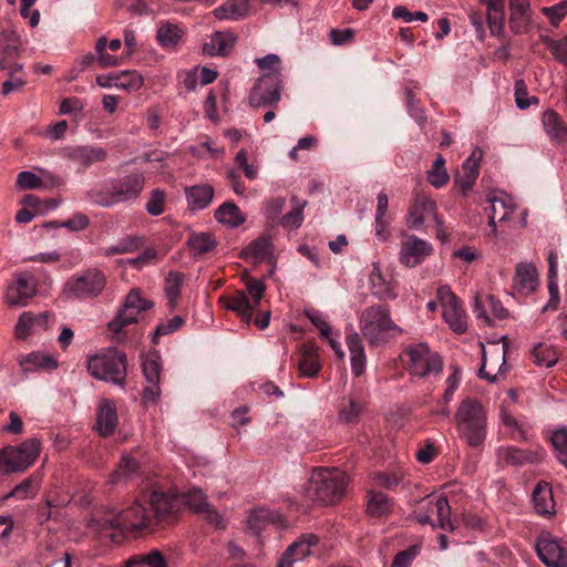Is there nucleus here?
<instances>
[{
    "mask_svg": "<svg viewBox=\"0 0 567 567\" xmlns=\"http://www.w3.org/2000/svg\"><path fill=\"white\" fill-rule=\"evenodd\" d=\"M188 246L194 256H199L212 251L216 246V241L212 234L200 233L189 237Z\"/></svg>",
    "mask_w": 567,
    "mask_h": 567,
    "instance_id": "nucleus-56",
    "label": "nucleus"
},
{
    "mask_svg": "<svg viewBox=\"0 0 567 567\" xmlns=\"http://www.w3.org/2000/svg\"><path fill=\"white\" fill-rule=\"evenodd\" d=\"M184 35L183 29L173 23H164L157 30V41L164 49H175Z\"/></svg>",
    "mask_w": 567,
    "mask_h": 567,
    "instance_id": "nucleus-50",
    "label": "nucleus"
},
{
    "mask_svg": "<svg viewBox=\"0 0 567 567\" xmlns=\"http://www.w3.org/2000/svg\"><path fill=\"white\" fill-rule=\"evenodd\" d=\"M20 39L11 27L0 25V70L8 68V61L19 55Z\"/></svg>",
    "mask_w": 567,
    "mask_h": 567,
    "instance_id": "nucleus-28",
    "label": "nucleus"
},
{
    "mask_svg": "<svg viewBox=\"0 0 567 567\" xmlns=\"http://www.w3.org/2000/svg\"><path fill=\"white\" fill-rule=\"evenodd\" d=\"M509 29L514 34L527 33L532 23V8L529 0H508Z\"/></svg>",
    "mask_w": 567,
    "mask_h": 567,
    "instance_id": "nucleus-23",
    "label": "nucleus"
},
{
    "mask_svg": "<svg viewBox=\"0 0 567 567\" xmlns=\"http://www.w3.org/2000/svg\"><path fill=\"white\" fill-rule=\"evenodd\" d=\"M320 368L316 344L311 342L301 344L298 362L299 374L306 378H313L318 374Z\"/></svg>",
    "mask_w": 567,
    "mask_h": 567,
    "instance_id": "nucleus-33",
    "label": "nucleus"
},
{
    "mask_svg": "<svg viewBox=\"0 0 567 567\" xmlns=\"http://www.w3.org/2000/svg\"><path fill=\"white\" fill-rule=\"evenodd\" d=\"M166 194L163 189H153L146 203V212L152 216H159L165 212Z\"/></svg>",
    "mask_w": 567,
    "mask_h": 567,
    "instance_id": "nucleus-62",
    "label": "nucleus"
},
{
    "mask_svg": "<svg viewBox=\"0 0 567 567\" xmlns=\"http://www.w3.org/2000/svg\"><path fill=\"white\" fill-rule=\"evenodd\" d=\"M38 292L35 277L28 271L18 272L6 290V302L9 306H27Z\"/></svg>",
    "mask_w": 567,
    "mask_h": 567,
    "instance_id": "nucleus-14",
    "label": "nucleus"
},
{
    "mask_svg": "<svg viewBox=\"0 0 567 567\" xmlns=\"http://www.w3.org/2000/svg\"><path fill=\"white\" fill-rule=\"evenodd\" d=\"M538 286V272L533 264L520 262L516 266L514 288L524 295H529Z\"/></svg>",
    "mask_w": 567,
    "mask_h": 567,
    "instance_id": "nucleus-31",
    "label": "nucleus"
},
{
    "mask_svg": "<svg viewBox=\"0 0 567 567\" xmlns=\"http://www.w3.org/2000/svg\"><path fill=\"white\" fill-rule=\"evenodd\" d=\"M126 567H167L163 554L158 550H152L147 554L132 556Z\"/></svg>",
    "mask_w": 567,
    "mask_h": 567,
    "instance_id": "nucleus-54",
    "label": "nucleus"
},
{
    "mask_svg": "<svg viewBox=\"0 0 567 567\" xmlns=\"http://www.w3.org/2000/svg\"><path fill=\"white\" fill-rule=\"evenodd\" d=\"M532 502L538 515L547 516L555 514V501L551 486L547 482H539L532 494Z\"/></svg>",
    "mask_w": 567,
    "mask_h": 567,
    "instance_id": "nucleus-35",
    "label": "nucleus"
},
{
    "mask_svg": "<svg viewBox=\"0 0 567 567\" xmlns=\"http://www.w3.org/2000/svg\"><path fill=\"white\" fill-rule=\"evenodd\" d=\"M115 89L128 93L138 91L144 84V78L136 70L116 72Z\"/></svg>",
    "mask_w": 567,
    "mask_h": 567,
    "instance_id": "nucleus-53",
    "label": "nucleus"
},
{
    "mask_svg": "<svg viewBox=\"0 0 567 567\" xmlns=\"http://www.w3.org/2000/svg\"><path fill=\"white\" fill-rule=\"evenodd\" d=\"M532 357L535 364L546 368L554 367L559 359V354L556 348L553 347L551 344L543 342L534 347L532 351Z\"/></svg>",
    "mask_w": 567,
    "mask_h": 567,
    "instance_id": "nucleus-52",
    "label": "nucleus"
},
{
    "mask_svg": "<svg viewBox=\"0 0 567 567\" xmlns=\"http://www.w3.org/2000/svg\"><path fill=\"white\" fill-rule=\"evenodd\" d=\"M247 523L249 529L259 534L268 524L285 525L286 518L278 512L260 507L249 514Z\"/></svg>",
    "mask_w": 567,
    "mask_h": 567,
    "instance_id": "nucleus-36",
    "label": "nucleus"
},
{
    "mask_svg": "<svg viewBox=\"0 0 567 567\" xmlns=\"http://www.w3.org/2000/svg\"><path fill=\"white\" fill-rule=\"evenodd\" d=\"M105 287L104 272L90 268L68 279L63 287V295L68 299H92L100 296Z\"/></svg>",
    "mask_w": 567,
    "mask_h": 567,
    "instance_id": "nucleus-8",
    "label": "nucleus"
},
{
    "mask_svg": "<svg viewBox=\"0 0 567 567\" xmlns=\"http://www.w3.org/2000/svg\"><path fill=\"white\" fill-rule=\"evenodd\" d=\"M246 290H236L229 296L219 297V303L231 310L246 323L252 319L254 311L260 306L266 292L264 280L254 277L245 279Z\"/></svg>",
    "mask_w": 567,
    "mask_h": 567,
    "instance_id": "nucleus-5",
    "label": "nucleus"
},
{
    "mask_svg": "<svg viewBox=\"0 0 567 567\" xmlns=\"http://www.w3.org/2000/svg\"><path fill=\"white\" fill-rule=\"evenodd\" d=\"M481 157L482 152L478 148L474 150L471 156L463 163L462 174H457L454 178V184L458 187L463 196L472 189L478 177Z\"/></svg>",
    "mask_w": 567,
    "mask_h": 567,
    "instance_id": "nucleus-25",
    "label": "nucleus"
},
{
    "mask_svg": "<svg viewBox=\"0 0 567 567\" xmlns=\"http://www.w3.org/2000/svg\"><path fill=\"white\" fill-rule=\"evenodd\" d=\"M367 408L365 400L359 393H349L338 403V422L347 425L358 424Z\"/></svg>",
    "mask_w": 567,
    "mask_h": 567,
    "instance_id": "nucleus-19",
    "label": "nucleus"
},
{
    "mask_svg": "<svg viewBox=\"0 0 567 567\" xmlns=\"http://www.w3.org/2000/svg\"><path fill=\"white\" fill-rule=\"evenodd\" d=\"M144 245V238L141 236H127L117 241L116 245L110 246L105 249V256H114L121 254H128L136 251Z\"/></svg>",
    "mask_w": 567,
    "mask_h": 567,
    "instance_id": "nucleus-55",
    "label": "nucleus"
},
{
    "mask_svg": "<svg viewBox=\"0 0 567 567\" xmlns=\"http://www.w3.org/2000/svg\"><path fill=\"white\" fill-rule=\"evenodd\" d=\"M542 123L551 141L558 144L567 143V125L555 110H546L543 113Z\"/></svg>",
    "mask_w": 567,
    "mask_h": 567,
    "instance_id": "nucleus-34",
    "label": "nucleus"
},
{
    "mask_svg": "<svg viewBox=\"0 0 567 567\" xmlns=\"http://www.w3.org/2000/svg\"><path fill=\"white\" fill-rule=\"evenodd\" d=\"M487 202L489 203V206L485 207V212L488 215V226L495 234L496 220L499 223L509 220L511 215L516 209V206L514 205L512 198L504 193L488 196Z\"/></svg>",
    "mask_w": 567,
    "mask_h": 567,
    "instance_id": "nucleus-22",
    "label": "nucleus"
},
{
    "mask_svg": "<svg viewBox=\"0 0 567 567\" xmlns=\"http://www.w3.org/2000/svg\"><path fill=\"white\" fill-rule=\"evenodd\" d=\"M141 473V462L132 454L125 453L110 474L107 482L110 485H116L138 477Z\"/></svg>",
    "mask_w": 567,
    "mask_h": 567,
    "instance_id": "nucleus-27",
    "label": "nucleus"
},
{
    "mask_svg": "<svg viewBox=\"0 0 567 567\" xmlns=\"http://www.w3.org/2000/svg\"><path fill=\"white\" fill-rule=\"evenodd\" d=\"M497 458L507 465H523L536 463L539 456L536 452L522 450L515 446H503L497 450Z\"/></svg>",
    "mask_w": 567,
    "mask_h": 567,
    "instance_id": "nucleus-38",
    "label": "nucleus"
},
{
    "mask_svg": "<svg viewBox=\"0 0 567 567\" xmlns=\"http://www.w3.org/2000/svg\"><path fill=\"white\" fill-rule=\"evenodd\" d=\"M460 437L472 447L484 444L487 435V412L474 398H464L454 414Z\"/></svg>",
    "mask_w": 567,
    "mask_h": 567,
    "instance_id": "nucleus-1",
    "label": "nucleus"
},
{
    "mask_svg": "<svg viewBox=\"0 0 567 567\" xmlns=\"http://www.w3.org/2000/svg\"><path fill=\"white\" fill-rule=\"evenodd\" d=\"M319 543V537L315 534H303L296 542L288 546L286 551L297 561L311 555V550Z\"/></svg>",
    "mask_w": 567,
    "mask_h": 567,
    "instance_id": "nucleus-48",
    "label": "nucleus"
},
{
    "mask_svg": "<svg viewBox=\"0 0 567 567\" xmlns=\"http://www.w3.org/2000/svg\"><path fill=\"white\" fill-rule=\"evenodd\" d=\"M120 203L137 199L145 186L143 173L134 172L111 181Z\"/></svg>",
    "mask_w": 567,
    "mask_h": 567,
    "instance_id": "nucleus-18",
    "label": "nucleus"
},
{
    "mask_svg": "<svg viewBox=\"0 0 567 567\" xmlns=\"http://www.w3.org/2000/svg\"><path fill=\"white\" fill-rule=\"evenodd\" d=\"M365 513L371 518L389 516L394 509V502L383 492L374 488L367 493Z\"/></svg>",
    "mask_w": 567,
    "mask_h": 567,
    "instance_id": "nucleus-29",
    "label": "nucleus"
},
{
    "mask_svg": "<svg viewBox=\"0 0 567 567\" xmlns=\"http://www.w3.org/2000/svg\"><path fill=\"white\" fill-rule=\"evenodd\" d=\"M42 476L39 473H33L25 477L20 484L16 485L10 492L11 498L20 501L33 498L40 491Z\"/></svg>",
    "mask_w": 567,
    "mask_h": 567,
    "instance_id": "nucleus-43",
    "label": "nucleus"
},
{
    "mask_svg": "<svg viewBox=\"0 0 567 567\" xmlns=\"http://www.w3.org/2000/svg\"><path fill=\"white\" fill-rule=\"evenodd\" d=\"M142 369L146 381L143 389L142 400L144 403L155 404L158 402L162 394L159 386L162 362L158 351H151L143 358Z\"/></svg>",
    "mask_w": 567,
    "mask_h": 567,
    "instance_id": "nucleus-13",
    "label": "nucleus"
},
{
    "mask_svg": "<svg viewBox=\"0 0 567 567\" xmlns=\"http://www.w3.org/2000/svg\"><path fill=\"white\" fill-rule=\"evenodd\" d=\"M184 282V275L179 271H168L164 280V292L167 299V307L174 311L178 306L181 289Z\"/></svg>",
    "mask_w": 567,
    "mask_h": 567,
    "instance_id": "nucleus-42",
    "label": "nucleus"
},
{
    "mask_svg": "<svg viewBox=\"0 0 567 567\" xmlns=\"http://www.w3.org/2000/svg\"><path fill=\"white\" fill-rule=\"evenodd\" d=\"M515 102L519 110H526L532 104H537L538 99L536 96H528V90L523 79L515 81Z\"/></svg>",
    "mask_w": 567,
    "mask_h": 567,
    "instance_id": "nucleus-63",
    "label": "nucleus"
},
{
    "mask_svg": "<svg viewBox=\"0 0 567 567\" xmlns=\"http://www.w3.org/2000/svg\"><path fill=\"white\" fill-rule=\"evenodd\" d=\"M280 76L279 71L261 75L249 92V105L254 109H276L281 99L282 82Z\"/></svg>",
    "mask_w": 567,
    "mask_h": 567,
    "instance_id": "nucleus-10",
    "label": "nucleus"
},
{
    "mask_svg": "<svg viewBox=\"0 0 567 567\" xmlns=\"http://www.w3.org/2000/svg\"><path fill=\"white\" fill-rule=\"evenodd\" d=\"M347 344L350 352L352 373L360 377L365 370V353L359 334L352 333L348 336Z\"/></svg>",
    "mask_w": 567,
    "mask_h": 567,
    "instance_id": "nucleus-40",
    "label": "nucleus"
},
{
    "mask_svg": "<svg viewBox=\"0 0 567 567\" xmlns=\"http://www.w3.org/2000/svg\"><path fill=\"white\" fill-rule=\"evenodd\" d=\"M146 503L155 525L172 520L179 509V501L172 494L159 491H152Z\"/></svg>",
    "mask_w": 567,
    "mask_h": 567,
    "instance_id": "nucleus-16",
    "label": "nucleus"
},
{
    "mask_svg": "<svg viewBox=\"0 0 567 567\" xmlns=\"http://www.w3.org/2000/svg\"><path fill=\"white\" fill-rule=\"evenodd\" d=\"M249 11L248 0H229L214 10V16L218 20H239L247 16Z\"/></svg>",
    "mask_w": 567,
    "mask_h": 567,
    "instance_id": "nucleus-41",
    "label": "nucleus"
},
{
    "mask_svg": "<svg viewBox=\"0 0 567 567\" xmlns=\"http://www.w3.org/2000/svg\"><path fill=\"white\" fill-rule=\"evenodd\" d=\"M540 12L549 19L551 25L558 27L560 21L567 16V0L551 7H543Z\"/></svg>",
    "mask_w": 567,
    "mask_h": 567,
    "instance_id": "nucleus-64",
    "label": "nucleus"
},
{
    "mask_svg": "<svg viewBox=\"0 0 567 567\" xmlns=\"http://www.w3.org/2000/svg\"><path fill=\"white\" fill-rule=\"evenodd\" d=\"M188 207L192 210L206 208L214 198V188L208 184L195 185L185 189Z\"/></svg>",
    "mask_w": 567,
    "mask_h": 567,
    "instance_id": "nucleus-39",
    "label": "nucleus"
},
{
    "mask_svg": "<svg viewBox=\"0 0 567 567\" xmlns=\"http://www.w3.org/2000/svg\"><path fill=\"white\" fill-rule=\"evenodd\" d=\"M85 197L93 204L101 207H112L120 204L111 182L109 184L91 188L86 192Z\"/></svg>",
    "mask_w": 567,
    "mask_h": 567,
    "instance_id": "nucleus-44",
    "label": "nucleus"
},
{
    "mask_svg": "<svg viewBox=\"0 0 567 567\" xmlns=\"http://www.w3.org/2000/svg\"><path fill=\"white\" fill-rule=\"evenodd\" d=\"M436 296L443 308L444 321L455 333H464L467 330V320L461 300L449 286L439 287Z\"/></svg>",
    "mask_w": 567,
    "mask_h": 567,
    "instance_id": "nucleus-12",
    "label": "nucleus"
},
{
    "mask_svg": "<svg viewBox=\"0 0 567 567\" xmlns=\"http://www.w3.org/2000/svg\"><path fill=\"white\" fill-rule=\"evenodd\" d=\"M404 368L412 377L429 378L443 370L442 357L432 351L426 343L410 344L401 354Z\"/></svg>",
    "mask_w": 567,
    "mask_h": 567,
    "instance_id": "nucleus-6",
    "label": "nucleus"
},
{
    "mask_svg": "<svg viewBox=\"0 0 567 567\" xmlns=\"http://www.w3.org/2000/svg\"><path fill=\"white\" fill-rule=\"evenodd\" d=\"M24 372H33L38 370L52 371L58 368V361L41 352H32L20 362Z\"/></svg>",
    "mask_w": 567,
    "mask_h": 567,
    "instance_id": "nucleus-45",
    "label": "nucleus"
},
{
    "mask_svg": "<svg viewBox=\"0 0 567 567\" xmlns=\"http://www.w3.org/2000/svg\"><path fill=\"white\" fill-rule=\"evenodd\" d=\"M349 478L336 468H320L309 480L307 497L312 502L333 504L339 501L347 488Z\"/></svg>",
    "mask_w": 567,
    "mask_h": 567,
    "instance_id": "nucleus-3",
    "label": "nucleus"
},
{
    "mask_svg": "<svg viewBox=\"0 0 567 567\" xmlns=\"http://www.w3.org/2000/svg\"><path fill=\"white\" fill-rule=\"evenodd\" d=\"M543 42L557 61L567 65V35L559 40L545 37Z\"/></svg>",
    "mask_w": 567,
    "mask_h": 567,
    "instance_id": "nucleus-61",
    "label": "nucleus"
},
{
    "mask_svg": "<svg viewBox=\"0 0 567 567\" xmlns=\"http://www.w3.org/2000/svg\"><path fill=\"white\" fill-rule=\"evenodd\" d=\"M50 317L51 315L47 311L39 315H34L30 311L21 313L14 329L16 337L18 339H25L34 327H40L44 330L48 329Z\"/></svg>",
    "mask_w": 567,
    "mask_h": 567,
    "instance_id": "nucleus-37",
    "label": "nucleus"
},
{
    "mask_svg": "<svg viewBox=\"0 0 567 567\" xmlns=\"http://www.w3.org/2000/svg\"><path fill=\"white\" fill-rule=\"evenodd\" d=\"M41 443L32 437L18 446L8 445L0 450V474L8 475L25 471L38 458Z\"/></svg>",
    "mask_w": 567,
    "mask_h": 567,
    "instance_id": "nucleus-7",
    "label": "nucleus"
},
{
    "mask_svg": "<svg viewBox=\"0 0 567 567\" xmlns=\"http://www.w3.org/2000/svg\"><path fill=\"white\" fill-rule=\"evenodd\" d=\"M555 456L567 468V429H559L551 435Z\"/></svg>",
    "mask_w": 567,
    "mask_h": 567,
    "instance_id": "nucleus-59",
    "label": "nucleus"
},
{
    "mask_svg": "<svg viewBox=\"0 0 567 567\" xmlns=\"http://www.w3.org/2000/svg\"><path fill=\"white\" fill-rule=\"evenodd\" d=\"M488 312L499 320L507 318L509 315L508 310L493 295H477L474 302V313L478 319L484 320L486 326H492Z\"/></svg>",
    "mask_w": 567,
    "mask_h": 567,
    "instance_id": "nucleus-26",
    "label": "nucleus"
},
{
    "mask_svg": "<svg viewBox=\"0 0 567 567\" xmlns=\"http://www.w3.org/2000/svg\"><path fill=\"white\" fill-rule=\"evenodd\" d=\"M237 37L233 32L217 31L204 44L203 51L208 56H227L233 51Z\"/></svg>",
    "mask_w": 567,
    "mask_h": 567,
    "instance_id": "nucleus-30",
    "label": "nucleus"
},
{
    "mask_svg": "<svg viewBox=\"0 0 567 567\" xmlns=\"http://www.w3.org/2000/svg\"><path fill=\"white\" fill-rule=\"evenodd\" d=\"M215 218L230 227H238L245 223V217L233 202H226L220 205L215 212Z\"/></svg>",
    "mask_w": 567,
    "mask_h": 567,
    "instance_id": "nucleus-51",
    "label": "nucleus"
},
{
    "mask_svg": "<svg viewBox=\"0 0 567 567\" xmlns=\"http://www.w3.org/2000/svg\"><path fill=\"white\" fill-rule=\"evenodd\" d=\"M184 323H185V320L181 316H175L165 322H159L156 326L155 331L152 336V342L154 344H158V340L161 337L177 331L178 329H181L184 326Z\"/></svg>",
    "mask_w": 567,
    "mask_h": 567,
    "instance_id": "nucleus-60",
    "label": "nucleus"
},
{
    "mask_svg": "<svg viewBox=\"0 0 567 567\" xmlns=\"http://www.w3.org/2000/svg\"><path fill=\"white\" fill-rule=\"evenodd\" d=\"M372 271L370 274L371 290L379 299H393L396 297L391 284L384 279L378 262L372 264Z\"/></svg>",
    "mask_w": 567,
    "mask_h": 567,
    "instance_id": "nucleus-47",
    "label": "nucleus"
},
{
    "mask_svg": "<svg viewBox=\"0 0 567 567\" xmlns=\"http://www.w3.org/2000/svg\"><path fill=\"white\" fill-rule=\"evenodd\" d=\"M66 157L83 169L89 168L94 163L105 162L107 152L101 146L78 145L69 147L65 151Z\"/></svg>",
    "mask_w": 567,
    "mask_h": 567,
    "instance_id": "nucleus-24",
    "label": "nucleus"
},
{
    "mask_svg": "<svg viewBox=\"0 0 567 567\" xmlns=\"http://www.w3.org/2000/svg\"><path fill=\"white\" fill-rule=\"evenodd\" d=\"M96 425L102 436H110L117 426V410L113 401L103 399L99 404Z\"/></svg>",
    "mask_w": 567,
    "mask_h": 567,
    "instance_id": "nucleus-32",
    "label": "nucleus"
},
{
    "mask_svg": "<svg viewBox=\"0 0 567 567\" xmlns=\"http://www.w3.org/2000/svg\"><path fill=\"white\" fill-rule=\"evenodd\" d=\"M87 371L96 380L124 386L127 377V358L123 351L109 348L87 359Z\"/></svg>",
    "mask_w": 567,
    "mask_h": 567,
    "instance_id": "nucleus-4",
    "label": "nucleus"
},
{
    "mask_svg": "<svg viewBox=\"0 0 567 567\" xmlns=\"http://www.w3.org/2000/svg\"><path fill=\"white\" fill-rule=\"evenodd\" d=\"M432 252V246L415 236L409 237L401 245L400 261L406 267L420 265Z\"/></svg>",
    "mask_w": 567,
    "mask_h": 567,
    "instance_id": "nucleus-21",
    "label": "nucleus"
},
{
    "mask_svg": "<svg viewBox=\"0 0 567 567\" xmlns=\"http://www.w3.org/2000/svg\"><path fill=\"white\" fill-rule=\"evenodd\" d=\"M183 502L188 508L204 516V519L212 526L225 528L220 514L207 502L206 495L199 488H190L183 494Z\"/></svg>",
    "mask_w": 567,
    "mask_h": 567,
    "instance_id": "nucleus-17",
    "label": "nucleus"
},
{
    "mask_svg": "<svg viewBox=\"0 0 567 567\" xmlns=\"http://www.w3.org/2000/svg\"><path fill=\"white\" fill-rule=\"evenodd\" d=\"M293 207L290 212L285 214L280 224L286 228H298L303 221V207L306 202H300L296 196L292 197Z\"/></svg>",
    "mask_w": 567,
    "mask_h": 567,
    "instance_id": "nucleus-58",
    "label": "nucleus"
},
{
    "mask_svg": "<svg viewBox=\"0 0 567 567\" xmlns=\"http://www.w3.org/2000/svg\"><path fill=\"white\" fill-rule=\"evenodd\" d=\"M138 313L136 310L123 306L115 318L110 321L109 329L114 333H120L126 326L137 322Z\"/></svg>",
    "mask_w": 567,
    "mask_h": 567,
    "instance_id": "nucleus-57",
    "label": "nucleus"
},
{
    "mask_svg": "<svg viewBox=\"0 0 567 567\" xmlns=\"http://www.w3.org/2000/svg\"><path fill=\"white\" fill-rule=\"evenodd\" d=\"M244 258H251L256 262H261L271 257V243L268 237L261 236L252 240L241 251Z\"/></svg>",
    "mask_w": 567,
    "mask_h": 567,
    "instance_id": "nucleus-49",
    "label": "nucleus"
},
{
    "mask_svg": "<svg viewBox=\"0 0 567 567\" xmlns=\"http://www.w3.org/2000/svg\"><path fill=\"white\" fill-rule=\"evenodd\" d=\"M499 419L508 439L514 441H526L525 424L512 415L507 409H501Z\"/></svg>",
    "mask_w": 567,
    "mask_h": 567,
    "instance_id": "nucleus-46",
    "label": "nucleus"
},
{
    "mask_svg": "<svg viewBox=\"0 0 567 567\" xmlns=\"http://www.w3.org/2000/svg\"><path fill=\"white\" fill-rule=\"evenodd\" d=\"M430 218L437 220L436 203L423 193L415 194L413 203L409 208V226L420 228Z\"/></svg>",
    "mask_w": 567,
    "mask_h": 567,
    "instance_id": "nucleus-20",
    "label": "nucleus"
},
{
    "mask_svg": "<svg viewBox=\"0 0 567 567\" xmlns=\"http://www.w3.org/2000/svg\"><path fill=\"white\" fill-rule=\"evenodd\" d=\"M359 327L362 337L374 347L384 346L403 332L392 320L390 307L382 303L367 307L360 315Z\"/></svg>",
    "mask_w": 567,
    "mask_h": 567,
    "instance_id": "nucleus-2",
    "label": "nucleus"
},
{
    "mask_svg": "<svg viewBox=\"0 0 567 567\" xmlns=\"http://www.w3.org/2000/svg\"><path fill=\"white\" fill-rule=\"evenodd\" d=\"M451 506L447 497L443 495H429L423 498L415 511V518L421 525L430 524L434 528L453 532L454 523L450 518Z\"/></svg>",
    "mask_w": 567,
    "mask_h": 567,
    "instance_id": "nucleus-9",
    "label": "nucleus"
},
{
    "mask_svg": "<svg viewBox=\"0 0 567 567\" xmlns=\"http://www.w3.org/2000/svg\"><path fill=\"white\" fill-rule=\"evenodd\" d=\"M110 523L112 525L115 523V527L122 530L133 532L146 530L155 526L154 516H152L146 498L135 501Z\"/></svg>",
    "mask_w": 567,
    "mask_h": 567,
    "instance_id": "nucleus-11",
    "label": "nucleus"
},
{
    "mask_svg": "<svg viewBox=\"0 0 567 567\" xmlns=\"http://www.w3.org/2000/svg\"><path fill=\"white\" fill-rule=\"evenodd\" d=\"M536 551L547 567H567V549L549 533L542 534L536 543Z\"/></svg>",
    "mask_w": 567,
    "mask_h": 567,
    "instance_id": "nucleus-15",
    "label": "nucleus"
}]
</instances>
